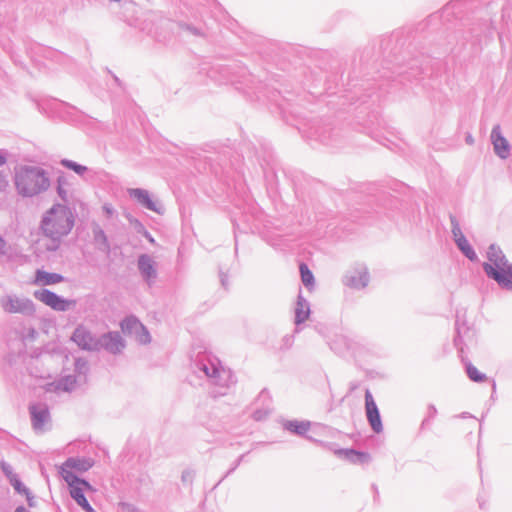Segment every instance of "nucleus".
<instances>
[{
    "instance_id": "1",
    "label": "nucleus",
    "mask_w": 512,
    "mask_h": 512,
    "mask_svg": "<svg viewBox=\"0 0 512 512\" xmlns=\"http://www.w3.org/2000/svg\"><path fill=\"white\" fill-rule=\"evenodd\" d=\"M74 226V216L71 210L64 205L53 206L42 220L43 233L53 239L59 240L66 236Z\"/></svg>"
},
{
    "instance_id": "2",
    "label": "nucleus",
    "mask_w": 512,
    "mask_h": 512,
    "mask_svg": "<svg viewBox=\"0 0 512 512\" xmlns=\"http://www.w3.org/2000/svg\"><path fill=\"white\" fill-rule=\"evenodd\" d=\"M488 262L483 264L486 274L503 287L512 284V264L496 245H491L487 252Z\"/></svg>"
},
{
    "instance_id": "3",
    "label": "nucleus",
    "mask_w": 512,
    "mask_h": 512,
    "mask_svg": "<svg viewBox=\"0 0 512 512\" xmlns=\"http://www.w3.org/2000/svg\"><path fill=\"white\" fill-rule=\"evenodd\" d=\"M65 481L70 487V494L77 504L86 512H95L83 494L84 491H94V488L89 483L76 476L68 475Z\"/></svg>"
},
{
    "instance_id": "4",
    "label": "nucleus",
    "mask_w": 512,
    "mask_h": 512,
    "mask_svg": "<svg viewBox=\"0 0 512 512\" xmlns=\"http://www.w3.org/2000/svg\"><path fill=\"white\" fill-rule=\"evenodd\" d=\"M37 299L57 311H66L76 305V301L59 297L49 290H41L35 293Z\"/></svg>"
},
{
    "instance_id": "5",
    "label": "nucleus",
    "mask_w": 512,
    "mask_h": 512,
    "mask_svg": "<svg viewBox=\"0 0 512 512\" xmlns=\"http://www.w3.org/2000/svg\"><path fill=\"white\" fill-rule=\"evenodd\" d=\"M71 339L83 350H96L99 347L98 340L84 326L77 327Z\"/></svg>"
},
{
    "instance_id": "6",
    "label": "nucleus",
    "mask_w": 512,
    "mask_h": 512,
    "mask_svg": "<svg viewBox=\"0 0 512 512\" xmlns=\"http://www.w3.org/2000/svg\"><path fill=\"white\" fill-rule=\"evenodd\" d=\"M365 408L368 421L372 429L379 433L382 431V422L379 414L377 405L373 399L372 394L369 391L365 393Z\"/></svg>"
},
{
    "instance_id": "7",
    "label": "nucleus",
    "mask_w": 512,
    "mask_h": 512,
    "mask_svg": "<svg viewBox=\"0 0 512 512\" xmlns=\"http://www.w3.org/2000/svg\"><path fill=\"white\" fill-rule=\"evenodd\" d=\"M121 330L124 334H135L140 342L148 341V333L144 326L134 317H127L120 324Z\"/></svg>"
},
{
    "instance_id": "8",
    "label": "nucleus",
    "mask_w": 512,
    "mask_h": 512,
    "mask_svg": "<svg viewBox=\"0 0 512 512\" xmlns=\"http://www.w3.org/2000/svg\"><path fill=\"white\" fill-rule=\"evenodd\" d=\"M93 466V462L90 459H78L70 458L66 460L61 466V475L64 480L68 475L75 476L73 470L84 472Z\"/></svg>"
},
{
    "instance_id": "9",
    "label": "nucleus",
    "mask_w": 512,
    "mask_h": 512,
    "mask_svg": "<svg viewBox=\"0 0 512 512\" xmlns=\"http://www.w3.org/2000/svg\"><path fill=\"white\" fill-rule=\"evenodd\" d=\"M31 183V169L28 166H21L17 168L15 174V184L18 191L23 195H29Z\"/></svg>"
},
{
    "instance_id": "10",
    "label": "nucleus",
    "mask_w": 512,
    "mask_h": 512,
    "mask_svg": "<svg viewBox=\"0 0 512 512\" xmlns=\"http://www.w3.org/2000/svg\"><path fill=\"white\" fill-rule=\"evenodd\" d=\"M491 138L496 154L501 158H507L510 152V146L508 141L501 135L499 126L493 128Z\"/></svg>"
},
{
    "instance_id": "11",
    "label": "nucleus",
    "mask_w": 512,
    "mask_h": 512,
    "mask_svg": "<svg viewBox=\"0 0 512 512\" xmlns=\"http://www.w3.org/2000/svg\"><path fill=\"white\" fill-rule=\"evenodd\" d=\"M129 195L145 208L154 212H160L159 208L157 207V203L150 198V195L146 190L130 189Z\"/></svg>"
},
{
    "instance_id": "12",
    "label": "nucleus",
    "mask_w": 512,
    "mask_h": 512,
    "mask_svg": "<svg viewBox=\"0 0 512 512\" xmlns=\"http://www.w3.org/2000/svg\"><path fill=\"white\" fill-rule=\"evenodd\" d=\"M102 346L111 353H118L124 347V344L117 333H107L102 338Z\"/></svg>"
},
{
    "instance_id": "13",
    "label": "nucleus",
    "mask_w": 512,
    "mask_h": 512,
    "mask_svg": "<svg viewBox=\"0 0 512 512\" xmlns=\"http://www.w3.org/2000/svg\"><path fill=\"white\" fill-rule=\"evenodd\" d=\"M63 281V277L57 273H49L39 270L36 273L34 282L40 285H54Z\"/></svg>"
},
{
    "instance_id": "14",
    "label": "nucleus",
    "mask_w": 512,
    "mask_h": 512,
    "mask_svg": "<svg viewBox=\"0 0 512 512\" xmlns=\"http://www.w3.org/2000/svg\"><path fill=\"white\" fill-rule=\"evenodd\" d=\"M50 187V179L43 169L34 171V194L47 190Z\"/></svg>"
},
{
    "instance_id": "15",
    "label": "nucleus",
    "mask_w": 512,
    "mask_h": 512,
    "mask_svg": "<svg viewBox=\"0 0 512 512\" xmlns=\"http://www.w3.org/2000/svg\"><path fill=\"white\" fill-rule=\"evenodd\" d=\"M348 285L352 288H362L365 287L369 282L368 273L364 270H357L355 273L349 278Z\"/></svg>"
},
{
    "instance_id": "16",
    "label": "nucleus",
    "mask_w": 512,
    "mask_h": 512,
    "mask_svg": "<svg viewBox=\"0 0 512 512\" xmlns=\"http://www.w3.org/2000/svg\"><path fill=\"white\" fill-rule=\"evenodd\" d=\"M139 269L144 277L150 279L155 276V269L151 258L147 255H142L138 261Z\"/></svg>"
},
{
    "instance_id": "17",
    "label": "nucleus",
    "mask_w": 512,
    "mask_h": 512,
    "mask_svg": "<svg viewBox=\"0 0 512 512\" xmlns=\"http://www.w3.org/2000/svg\"><path fill=\"white\" fill-rule=\"evenodd\" d=\"M310 310L308 304L303 300L299 299L297 302V306L295 309V321L297 324H300L306 321L309 317Z\"/></svg>"
},
{
    "instance_id": "18",
    "label": "nucleus",
    "mask_w": 512,
    "mask_h": 512,
    "mask_svg": "<svg viewBox=\"0 0 512 512\" xmlns=\"http://www.w3.org/2000/svg\"><path fill=\"white\" fill-rule=\"evenodd\" d=\"M49 425L50 419L47 410L34 413V430H45Z\"/></svg>"
},
{
    "instance_id": "19",
    "label": "nucleus",
    "mask_w": 512,
    "mask_h": 512,
    "mask_svg": "<svg viewBox=\"0 0 512 512\" xmlns=\"http://www.w3.org/2000/svg\"><path fill=\"white\" fill-rule=\"evenodd\" d=\"M26 304L21 302L18 298L9 297L3 301V308L9 313L22 312Z\"/></svg>"
},
{
    "instance_id": "20",
    "label": "nucleus",
    "mask_w": 512,
    "mask_h": 512,
    "mask_svg": "<svg viewBox=\"0 0 512 512\" xmlns=\"http://www.w3.org/2000/svg\"><path fill=\"white\" fill-rule=\"evenodd\" d=\"M337 454L344 456L352 462H366L369 459V455L366 453L358 452L355 450H340Z\"/></svg>"
},
{
    "instance_id": "21",
    "label": "nucleus",
    "mask_w": 512,
    "mask_h": 512,
    "mask_svg": "<svg viewBox=\"0 0 512 512\" xmlns=\"http://www.w3.org/2000/svg\"><path fill=\"white\" fill-rule=\"evenodd\" d=\"M285 428L293 433L302 435L309 430L310 423L307 421H288L285 424Z\"/></svg>"
},
{
    "instance_id": "22",
    "label": "nucleus",
    "mask_w": 512,
    "mask_h": 512,
    "mask_svg": "<svg viewBox=\"0 0 512 512\" xmlns=\"http://www.w3.org/2000/svg\"><path fill=\"white\" fill-rule=\"evenodd\" d=\"M301 280L306 287L314 286V275L305 263H301L299 266Z\"/></svg>"
},
{
    "instance_id": "23",
    "label": "nucleus",
    "mask_w": 512,
    "mask_h": 512,
    "mask_svg": "<svg viewBox=\"0 0 512 512\" xmlns=\"http://www.w3.org/2000/svg\"><path fill=\"white\" fill-rule=\"evenodd\" d=\"M467 374L474 382H484L486 380V376L481 373L477 367L471 364L467 366Z\"/></svg>"
},
{
    "instance_id": "24",
    "label": "nucleus",
    "mask_w": 512,
    "mask_h": 512,
    "mask_svg": "<svg viewBox=\"0 0 512 512\" xmlns=\"http://www.w3.org/2000/svg\"><path fill=\"white\" fill-rule=\"evenodd\" d=\"M457 246L465 254V256L467 258H469L470 260L474 261L477 259V255L474 252V250L472 249V247L470 246L467 239L464 240V243H462V242L458 243Z\"/></svg>"
},
{
    "instance_id": "25",
    "label": "nucleus",
    "mask_w": 512,
    "mask_h": 512,
    "mask_svg": "<svg viewBox=\"0 0 512 512\" xmlns=\"http://www.w3.org/2000/svg\"><path fill=\"white\" fill-rule=\"evenodd\" d=\"M62 165H64L65 167L75 171L76 173L78 174H82L83 172L86 171V167L82 166V165H79V164H76L72 161H69V160H62Z\"/></svg>"
},
{
    "instance_id": "26",
    "label": "nucleus",
    "mask_w": 512,
    "mask_h": 512,
    "mask_svg": "<svg viewBox=\"0 0 512 512\" xmlns=\"http://www.w3.org/2000/svg\"><path fill=\"white\" fill-rule=\"evenodd\" d=\"M453 235H454L456 244H458L460 242L464 243V240H466L465 236L463 235V233L461 232V230L458 227H455L453 229Z\"/></svg>"
},
{
    "instance_id": "27",
    "label": "nucleus",
    "mask_w": 512,
    "mask_h": 512,
    "mask_svg": "<svg viewBox=\"0 0 512 512\" xmlns=\"http://www.w3.org/2000/svg\"><path fill=\"white\" fill-rule=\"evenodd\" d=\"M10 477V481L12 485L14 486L15 490H17L19 493L22 492L20 481L13 475L8 474Z\"/></svg>"
},
{
    "instance_id": "28",
    "label": "nucleus",
    "mask_w": 512,
    "mask_h": 512,
    "mask_svg": "<svg viewBox=\"0 0 512 512\" xmlns=\"http://www.w3.org/2000/svg\"><path fill=\"white\" fill-rule=\"evenodd\" d=\"M7 186L6 176L0 173V192Z\"/></svg>"
},
{
    "instance_id": "29",
    "label": "nucleus",
    "mask_w": 512,
    "mask_h": 512,
    "mask_svg": "<svg viewBox=\"0 0 512 512\" xmlns=\"http://www.w3.org/2000/svg\"><path fill=\"white\" fill-rule=\"evenodd\" d=\"M103 209H104V211L107 213V215H109V216H110V215H112V213H113V209H112V207H111V206H109V205H105V206L103 207Z\"/></svg>"
},
{
    "instance_id": "30",
    "label": "nucleus",
    "mask_w": 512,
    "mask_h": 512,
    "mask_svg": "<svg viewBox=\"0 0 512 512\" xmlns=\"http://www.w3.org/2000/svg\"><path fill=\"white\" fill-rule=\"evenodd\" d=\"M6 163V157L0 153V167Z\"/></svg>"
},
{
    "instance_id": "31",
    "label": "nucleus",
    "mask_w": 512,
    "mask_h": 512,
    "mask_svg": "<svg viewBox=\"0 0 512 512\" xmlns=\"http://www.w3.org/2000/svg\"><path fill=\"white\" fill-rule=\"evenodd\" d=\"M58 192L62 199L66 198V194H65L64 190H62L61 186L58 187Z\"/></svg>"
},
{
    "instance_id": "32",
    "label": "nucleus",
    "mask_w": 512,
    "mask_h": 512,
    "mask_svg": "<svg viewBox=\"0 0 512 512\" xmlns=\"http://www.w3.org/2000/svg\"><path fill=\"white\" fill-rule=\"evenodd\" d=\"M5 241L0 237V252H4Z\"/></svg>"
},
{
    "instance_id": "33",
    "label": "nucleus",
    "mask_w": 512,
    "mask_h": 512,
    "mask_svg": "<svg viewBox=\"0 0 512 512\" xmlns=\"http://www.w3.org/2000/svg\"><path fill=\"white\" fill-rule=\"evenodd\" d=\"M466 140L469 144H472L474 142V139L471 136H468Z\"/></svg>"
},
{
    "instance_id": "34",
    "label": "nucleus",
    "mask_w": 512,
    "mask_h": 512,
    "mask_svg": "<svg viewBox=\"0 0 512 512\" xmlns=\"http://www.w3.org/2000/svg\"><path fill=\"white\" fill-rule=\"evenodd\" d=\"M15 512H27L23 507H19Z\"/></svg>"
}]
</instances>
